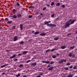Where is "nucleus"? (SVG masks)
<instances>
[{
	"label": "nucleus",
	"instance_id": "1",
	"mask_svg": "<svg viewBox=\"0 0 77 77\" xmlns=\"http://www.w3.org/2000/svg\"><path fill=\"white\" fill-rule=\"evenodd\" d=\"M75 21H76V19H73L72 21L70 23H68V21H67L64 25L65 28L66 29L67 27H69V26H70L71 24L74 23V22Z\"/></svg>",
	"mask_w": 77,
	"mask_h": 77
},
{
	"label": "nucleus",
	"instance_id": "2",
	"mask_svg": "<svg viewBox=\"0 0 77 77\" xmlns=\"http://www.w3.org/2000/svg\"><path fill=\"white\" fill-rule=\"evenodd\" d=\"M51 21H49L48 22H45L44 23V24L46 25L47 24L48 26H49V27H56V25L54 24H49V23H50Z\"/></svg>",
	"mask_w": 77,
	"mask_h": 77
},
{
	"label": "nucleus",
	"instance_id": "3",
	"mask_svg": "<svg viewBox=\"0 0 77 77\" xmlns=\"http://www.w3.org/2000/svg\"><path fill=\"white\" fill-rule=\"evenodd\" d=\"M20 30H23V24H21L20 25Z\"/></svg>",
	"mask_w": 77,
	"mask_h": 77
},
{
	"label": "nucleus",
	"instance_id": "4",
	"mask_svg": "<svg viewBox=\"0 0 77 77\" xmlns=\"http://www.w3.org/2000/svg\"><path fill=\"white\" fill-rule=\"evenodd\" d=\"M53 68H54V67H50V68H49V69H48V70L49 71H52V69H53Z\"/></svg>",
	"mask_w": 77,
	"mask_h": 77
},
{
	"label": "nucleus",
	"instance_id": "5",
	"mask_svg": "<svg viewBox=\"0 0 77 77\" xmlns=\"http://www.w3.org/2000/svg\"><path fill=\"white\" fill-rule=\"evenodd\" d=\"M18 37H17V36H15L14 38V41H16L17 40V38Z\"/></svg>",
	"mask_w": 77,
	"mask_h": 77
},
{
	"label": "nucleus",
	"instance_id": "6",
	"mask_svg": "<svg viewBox=\"0 0 77 77\" xmlns=\"http://www.w3.org/2000/svg\"><path fill=\"white\" fill-rule=\"evenodd\" d=\"M16 57V55H13V56L12 57H10V59H13V58H14V57Z\"/></svg>",
	"mask_w": 77,
	"mask_h": 77
},
{
	"label": "nucleus",
	"instance_id": "7",
	"mask_svg": "<svg viewBox=\"0 0 77 77\" xmlns=\"http://www.w3.org/2000/svg\"><path fill=\"white\" fill-rule=\"evenodd\" d=\"M17 17H21V14L20 13H18L17 14Z\"/></svg>",
	"mask_w": 77,
	"mask_h": 77
},
{
	"label": "nucleus",
	"instance_id": "8",
	"mask_svg": "<svg viewBox=\"0 0 77 77\" xmlns=\"http://www.w3.org/2000/svg\"><path fill=\"white\" fill-rule=\"evenodd\" d=\"M40 35H41V36H45V35H46L45 34V33H42L40 34Z\"/></svg>",
	"mask_w": 77,
	"mask_h": 77
},
{
	"label": "nucleus",
	"instance_id": "9",
	"mask_svg": "<svg viewBox=\"0 0 77 77\" xmlns=\"http://www.w3.org/2000/svg\"><path fill=\"white\" fill-rule=\"evenodd\" d=\"M12 21L11 20L10 21H8L7 22V23L8 24H11V23H12Z\"/></svg>",
	"mask_w": 77,
	"mask_h": 77
},
{
	"label": "nucleus",
	"instance_id": "10",
	"mask_svg": "<svg viewBox=\"0 0 77 77\" xmlns=\"http://www.w3.org/2000/svg\"><path fill=\"white\" fill-rule=\"evenodd\" d=\"M33 66H36V63H32L31 64Z\"/></svg>",
	"mask_w": 77,
	"mask_h": 77
},
{
	"label": "nucleus",
	"instance_id": "11",
	"mask_svg": "<svg viewBox=\"0 0 77 77\" xmlns=\"http://www.w3.org/2000/svg\"><path fill=\"white\" fill-rule=\"evenodd\" d=\"M28 53V52H27V51H25L23 52L22 53H23V54H26V53Z\"/></svg>",
	"mask_w": 77,
	"mask_h": 77
},
{
	"label": "nucleus",
	"instance_id": "12",
	"mask_svg": "<svg viewBox=\"0 0 77 77\" xmlns=\"http://www.w3.org/2000/svg\"><path fill=\"white\" fill-rule=\"evenodd\" d=\"M66 47L65 46H62L61 47V48L62 49H65L66 48Z\"/></svg>",
	"mask_w": 77,
	"mask_h": 77
},
{
	"label": "nucleus",
	"instance_id": "13",
	"mask_svg": "<svg viewBox=\"0 0 77 77\" xmlns=\"http://www.w3.org/2000/svg\"><path fill=\"white\" fill-rule=\"evenodd\" d=\"M24 66V65L23 64H21L19 66V68H22V67H23Z\"/></svg>",
	"mask_w": 77,
	"mask_h": 77
},
{
	"label": "nucleus",
	"instance_id": "14",
	"mask_svg": "<svg viewBox=\"0 0 77 77\" xmlns=\"http://www.w3.org/2000/svg\"><path fill=\"white\" fill-rule=\"evenodd\" d=\"M8 65V64H6L5 65H4L1 66V68H4V67H5V66H7Z\"/></svg>",
	"mask_w": 77,
	"mask_h": 77
},
{
	"label": "nucleus",
	"instance_id": "15",
	"mask_svg": "<svg viewBox=\"0 0 77 77\" xmlns=\"http://www.w3.org/2000/svg\"><path fill=\"white\" fill-rule=\"evenodd\" d=\"M61 61H60L59 62V64H61V63H62V64H63V61H62V60L61 59Z\"/></svg>",
	"mask_w": 77,
	"mask_h": 77
},
{
	"label": "nucleus",
	"instance_id": "16",
	"mask_svg": "<svg viewBox=\"0 0 77 77\" xmlns=\"http://www.w3.org/2000/svg\"><path fill=\"white\" fill-rule=\"evenodd\" d=\"M13 17L15 19V18H17V16H16V15H13Z\"/></svg>",
	"mask_w": 77,
	"mask_h": 77
},
{
	"label": "nucleus",
	"instance_id": "17",
	"mask_svg": "<svg viewBox=\"0 0 77 77\" xmlns=\"http://www.w3.org/2000/svg\"><path fill=\"white\" fill-rule=\"evenodd\" d=\"M60 3H57L56 4V5L58 7H59V6H60Z\"/></svg>",
	"mask_w": 77,
	"mask_h": 77
},
{
	"label": "nucleus",
	"instance_id": "18",
	"mask_svg": "<svg viewBox=\"0 0 77 77\" xmlns=\"http://www.w3.org/2000/svg\"><path fill=\"white\" fill-rule=\"evenodd\" d=\"M75 48V46H73L72 47H71L70 48V49H72V50L73 48Z\"/></svg>",
	"mask_w": 77,
	"mask_h": 77
},
{
	"label": "nucleus",
	"instance_id": "19",
	"mask_svg": "<svg viewBox=\"0 0 77 77\" xmlns=\"http://www.w3.org/2000/svg\"><path fill=\"white\" fill-rule=\"evenodd\" d=\"M72 19H70V20H69L68 21H67L68 22V23H69V24H70L71 23H70V22H71V21H72Z\"/></svg>",
	"mask_w": 77,
	"mask_h": 77
},
{
	"label": "nucleus",
	"instance_id": "20",
	"mask_svg": "<svg viewBox=\"0 0 77 77\" xmlns=\"http://www.w3.org/2000/svg\"><path fill=\"white\" fill-rule=\"evenodd\" d=\"M12 11L13 12H17V11L15 10V9H13L12 10Z\"/></svg>",
	"mask_w": 77,
	"mask_h": 77
},
{
	"label": "nucleus",
	"instance_id": "21",
	"mask_svg": "<svg viewBox=\"0 0 77 77\" xmlns=\"http://www.w3.org/2000/svg\"><path fill=\"white\" fill-rule=\"evenodd\" d=\"M39 32L38 31V32H35L34 34L36 35H38V34H39Z\"/></svg>",
	"mask_w": 77,
	"mask_h": 77
},
{
	"label": "nucleus",
	"instance_id": "22",
	"mask_svg": "<svg viewBox=\"0 0 77 77\" xmlns=\"http://www.w3.org/2000/svg\"><path fill=\"white\" fill-rule=\"evenodd\" d=\"M59 37H57L56 38H54V40H55V41H57V40H58L59 39Z\"/></svg>",
	"mask_w": 77,
	"mask_h": 77
},
{
	"label": "nucleus",
	"instance_id": "23",
	"mask_svg": "<svg viewBox=\"0 0 77 77\" xmlns=\"http://www.w3.org/2000/svg\"><path fill=\"white\" fill-rule=\"evenodd\" d=\"M69 57H71V56H72V53H69Z\"/></svg>",
	"mask_w": 77,
	"mask_h": 77
},
{
	"label": "nucleus",
	"instance_id": "24",
	"mask_svg": "<svg viewBox=\"0 0 77 77\" xmlns=\"http://www.w3.org/2000/svg\"><path fill=\"white\" fill-rule=\"evenodd\" d=\"M54 63V62L53 61H51V63H49V65H52V64H53Z\"/></svg>",
	"mask_w": 77,
	"mask_h": 77
},
{
	"label": "nucleus",
	"instance_id": "25",
	"mask_svg": "<svg viewBox=\"0 0 77 77\" xmlns=\"http://www.w3.org/2000/svg\"><path fill=\"white\" fill-rule=\"evenodd\" d=\"M52 58L54 59L55 58H56V56L52 55Z\"/></svg>",
	"mask_w": 77,
	"mask_h": 77
},
{
	"label": "nucleus",
	"instance_id": "26",
	"mask_svg": "<svg viewBox=\"0 0 77 77\" xmlns=\"http://www.w3.org/2000/svg\"><path fill=\"white\" fill-rule=\"evenodd\" d=\"M63 62H66V60H62Z\"/></svg>",
	"mask_w": 77,
	"mask_h": 77
},
{
	"label": "nucleus",
	"instance_id": "27",
	"mask_svg": "<svg viewBox=\"0 0 77 77\" xmlns=\"http://www.w3.org/2000/svg\"><path fill=\"white\" fill-rule=\"evenodd\" d=\"M54 5V2H52L51 3V6H53Z\"/></svg>",
	"mask_w": 77,
	"mask_h": 77
},
{
	"label": "nucleus",
	"instance_id": "28",
	"mask_svg": "<svg viewBox=\"0 0 77 77\" xmlns=\"http://www.w3.org/2000/svg\"><path fill=\"white\" fill-rule=\"evenodd\" d=\"M62 8H65V5H63L62 6Z\"/></svg>",
	"mask_w": 77,
	"mask_h": 77
},
{
	"label": "nucleus",
	"instance_id": "29",
	"mask_svg": "<svg viewBox=\"0 0 77 77\" xmlns=\"http://www.w3.org/2000/svg\"><path fill=\"white\" fill-rule=\"evenodd\" d=\"M28 18H32V15H30L28 17Z\"/></svg>",
	"mask_w": 77,
	"mask_h": 77
},
{
	"label": "nucleus",
	"instance_id": "30",
	"mask_svg": "<svg viewBox=\"0 0 77 77\" xmlns=\"http://www.w3.org/2000/svg\"><path fill=\"white\" fill-rule=\"evenodd\" d=\"M24 42L23 41H22V42H20L19 43L20 44H24Z\"/></svg>",
	"mask_w": 77,
	"mask_h": 77
},
{
	"label": "nucleus",
	"instance_id": "31",
	"mask_svg": "<svg viewBox=\"0 0 77 77\" xmlns=\"http://www.w3.org/2000/svg\"><path fill=\"white\" fill-rule=\"evenodd\" d=\"M20 73H19L17 75H16V77H20Z\"/></svg>",
	"mask_w": 77,
	"mask_h": 77
},
{
	"label": "nucleus",
	"instance_id": "32",
	"mask_svg": "<svg viewBox=\"0 0 77 77\" xmlns=\"http://www.w3.org/2000/svg\"><path fill=\"white\" fill-rule=\"evenodd\" d=\"M46 9H47V7H45L44 8H43V11H45V10H46Z\"/></svg>",
	"mask_w": 77,
	"mask_h": 77
},
{
	"label": "nucleus",
	"instance_id": "33",
	"mask_svg": "<svg viewBox=\"0 0 77 77\" xmlns=\"http://www.w3.org/2000/svg\"><path fill=\"white\" fill-rule=\"evenodd\" d=\"M16 4H17V6H20V4H19V3H18V2H17L16 3Z\"/></svg>",
	"mask_w": 77,
	"mask_h": 77
},
{
	"label": "nucleus",
	"instance_id": "34",
	"mask_svg": "<svg viewBox=\"0 0 77 77\" xmlns=\"http://www.w3.org/2000/svg\"><path fill=\"white\" fill-rule=\"evenodd\" d=\"M77 68V66H75L73 68V69H77V68Z\"/></svg>",
	"mask_w": 77,
	"mask_h": 77
},
{
	"label": "nucleus",
	"instance_id": "35",
	"mask_svg": "<svg viewBox=\"0 0 77 77\" xmlns=\"http://www.w3.org/2000/svg\"><path fill=\"white\" fill-rule=\"evenodd\" d=\"M50 63V62L49 61H46V63L48 64V63Z\"/></svg>",
	"mask_w": 77,
	"mask_h": 77
},
{
	"label": "nucleus",
	"instance_id": "36",
	"mask_svg": "<svg viewBox=\"0 0 77 77\" xmlns=\"http://www.w3.org/2000/svg\"><path fill=\"white\" fill-rule=\"evenodd\" d=\"M71 56L73 57V58H74L75 57V55L74 54H72Z\"/></svg>",
	"mask_w": 77,
	"mask_h": 77
},
{
	"label": "nucleus",
	"instance_id": "37",
	"mask_svg": "<svg viewBox=\"0 0 77 77\" xmlns=\"http://www.w3.org/2000/svg\"><path fill=\"white\" fill-rule=\"evenodd\" d=\"M67 77H72V76L71 75H68Z\"/></svg>",
	"mask_w": 77,
	"mask_h": 77
},
{
	"label": "nucleus",
	"instance_id": "38",
	"mask_svg": "<svg viewBox=\"0 0 77 77\" xmlns=\"http://www.w3.org/2000/svg\"><path fill=\"white\" fill-rule=\"evenodd\" d=\"M54 14H52L51 15V17H54Z\"/></svg>",
	"mask_w": 77,
	"mask_h": 77
},
{
	"label": "nucleus",
	"instance_id": "39",
	"mask_svg": "<svg viewBox=\"0 0 77 77\" xmlns=\"http://www.w3.org/2000/svg\"><path fill=\"white\" fill-rule=\"evenodd\" d=\"M5 20L6 21H8V20H9V19H8V18H5Z\"/></svg>",
	"mask_w": 77,
	"mask_h": 77
},
{
	"label": "nucleus",
	"instance_id": "40",
	"mask_svg": "<svg viewBox=\"0 0 77 77\" xmlns=\"http://www.w3.org/2000/svg\"><path fill=\"white\" fill-rule=\"evenodd\" d=\"M22 56V54H19L18 55V56Z\"/></svg>",
	"mask_w": 77,
	"mask_h": 77
},
{
	"label": "nucleus",
	"instance_id": "41",
	"mask_svg": "<svg viewBox=\"0 0 77 77\" xmlns=\"http://www.w3.org/2000/svg\"><path fill=\"white\" fill-rule=\"evenodd\" d=\"M64 69H65L66 70H68V68L67 67H66V68H64Z\"/></svg>",
	"mask_w": 77,
	"mask_h": 77
},
{
	"label": "nucleus",
	"instance_id": "42",
	"mask_svg": "<svg viewBox=\"0 0 77 77\" xmlns=\"http://www.w3.org/2000/svg\"><path fill=\"white\" fill-rule=\"evenodd\" d=\"M15 27H16V26H13V29H15L16 28Z\"/></svg>",
	"mask_w": 77,
	"mask_h": 77
},
{
	"label": "nucleus",
	"instance_id": "43",
	"mask_svg": "<svg viewBox=\"0 0 77 77\" xmlns=\"http://www.w3.org/2000/svg\"><path fill=\"white\" fill-rule=\"evenodd\" d=\"M71 35V33L69 34H67V36H69V35Z\"/></svg>",
	"mask_w": 77,
	"mask_h": 77
},
{
	"label": "nucleus",
	"instance_id": "44",
	"mask_svg": "<svg viewBox=\"0 0 77 77\" xmlns=\"http://www.w3.org/2000/svg\"><path fill=\"white\" fill-rule=\"evenodd\" d=\"M40 15H41V16H44V14H42V13H40Z\"/></svg>",
	"mask_w": 77,
	"mask_h": 77
},
{
	"label": "nucleus",
	"instance_id": "45",
	"mask_svg": "<svg viewBox=\"0 0 77 77\" xmlns=\"http://www.w3.org/2000/svg\"><path fill=\"white\" fill-rule=\"evenodd\" d=\"M30 62V60H28L26 61V63H29V62Z\"/></svg>",
	"mask_w": 77,
	"mask_h": 77
},
{
	"label": "nucleus",
	"instance_id": "46",
	"mask_svg": "<svg viewBox=\"0 0 77 77\" xmlns=\"http://www.w3.org/2000/svg\"><path fill=\"white\" fill-rule=\"evenodd\" d=\"M66 65H70V63H68L66 64Z\"/></svg>",
	"mask_w": 77,
	"mask_h": 77
},
{
	"label": "nucleus",
	"instance_id": "47",
	"mask_svg": "<svg viewBox=\"0 0 77 77\" xmlns=\"http://www.w3.org/2000/svg\"><path fill=\"white\" fill-rule=\"evenodd\" d=\"M36 14H37V15H38V14H39V12L38 11H37L36 12Z\"/></svg>",
	"mask_w": 77,
	"mask_h": 77
},
{
	"label": "nucleus",
	"instance_id": "48",
	"mask_svg": "<svg viewBox=\"0 0 77 77\" xmlns=\"http://www.w3.org/2000/svg\"><path fill=\"white\" fill-rule=\"evenodd\" d=\"M32 33H35V31L34 30H32Z\"/></svg>",
	"mask_w": 77,
	"mask_h": 77
},
{
	"label": "nucleus",
	"instance_id": "49",
	"mask_svg": "<svg viewBox=\"0 0 77 77\" xmlns=\"http://www.w3.org/2000/svg\"><path fill=\"white\" fill-rule=\"evenodd\" d=\"M50 51V50H47L46 51V53H47V52H48V51Z\"/></svg>",
	"mask_w": 77,
	"mask_h": 77
},
{
	"label": "nucleus",
	"instance_id": "50",
	"mask_svg": "<svg viewBox=\"0 0 77 77\" xmlns=\"http://www.w3.org/2000/svg\"><path fill=\"white\" fill-rule=\"evenodd\" d=\"M69 68L70 69L72 68V66H70L69 67Z\"/></svg>",
	"mask_w": 77,
	"mask_h": 77
},
{
	"label": "nucleus",
	"instance_id": "51",
	"mask_svg": "<svg viewBox=\"0 0 77 77\" xmlns=\"http://www.w3.org/2000/svg\"><path fill=\"white\" fill-rule=\"evenodd\" d=\"M46 6L48 7H49L50 6V5H49V4H47Z\"/></svg>",
	"mask_w": 77,
	"mask_h": 77
},
{
	"label": "nucleus",
	"instance_id": "52",
	"mask_svg": "<svg viewBox=\"0 0 77 77\" xmlns=\"http://www.w3.org/2000/svg\"><path fill=\"white\" fill-rule=\"evenodd\" d=\"M58 20H59V18H56V20H57V21Z\"/></svg>",
	"mask_w": 77,
	"mask_h": 77
},
{
	"label": "nucleus",
	"instance_id": "53",
	"mask_svg": "<svg viewBox=\"0 0 77 77\" xmlns=\"http://www.w3.org/2000/svg\"><path fill=\"white\" fill-rule=\"evenodd\" d=\"M51 66L50 65H48L47 66V68H49V67H50Z\"/></svg>",
	"mask_w": 77,
	"mask_h": 77
},
{
	"label": "nucleus",
	"instance_id": "54",
	"mask_svg": "<svg viewBox=\"0 0 77 77\" xmlns=\"http://www.w3.org/2000/svg\"><path fill=\"white\" fill-rule=\"evenodd\" d=\"M43 63H46V61H43Z\"/></svg>",
	"mask_w": 77,
	"mask_h": 77
},
{
	"label": "nucleus",
	"instance_id": "55",
	"mask_svg": "<svg viewBox=\"0 0 77 77\" xmlns=\"http://www.w3.org/2000/svg\"><path fill=\"white\" fill-rule=\"evenodd\" d=\"M31 8H35V7L33 6H31Z\"/></svg>",
	"mask_w": 77,
	"mask_h": 77
},
{
	"label": "nucleus",
	"instance_id": "56",
	"mask_svg": "<svg viewBox=\"0 0 77 77\" xmlns=\"http://www.w3.org/2000/svg\"><path fill=\"white\" fill-rule=\"evenodd\" d=\"M57 56H59L60 55V54H58V53H57Z\"/></svg>",
	"mask_w": 77,
	"mask_h": 77
},
{
	"label": "nucleus",
	"instance_id": "57",
	"mask_svg": "<svg viewBox=\"0 0 77 77\" xmlns=\"http://www.w3.org/2000/svg\"><path fill=\"white\" fill-rule=\"evenodd\" d=\"M54 49H52L51 50V51H54Z\"/></svg>",
	"mask_w": 77,
	"mask_h": 77
},
{
	"label": "nucleus",
	"instance_id": "58",
	"mask_svg": "<svg viewBox=\"0 0 77 77\" xmlns=\"http://www.w3.org/2000/svg\"><path fill=\"white\" fill-rule=\"evenodd\" d=\"M17 61V59H15L14 60V61Z\"/></svg>",
	"mask_w": 77,
	"mask_h": 77
},
{
	"label": "nucleus",
	"instance_id": "59",
	"mask_svg": "<svg viewBox=\"0 0 77 77\" xmlns=\"http://www.w3.org/2000/svg\"><path fill=\"white\" fill-rule=\"evenodd\" d=\"M29 8H32V6H29Z\"/></svg>",
	"mask_w": 77,
	"mask_h": 77
},
{
	"label": "nucleus",
	"instance_id": "60",
	"mask_svg": "<svg viewBox=\"0 0 77 77\" xmlns=\"http://www.w3.org/2000/svg\"><path fill=\"white\" fill-rule=\"evenodd\" d=\"M7 51V52H9V51L7 50V51Z\"/></svg>",
	"mask_w": 77,
	"mask_h": 77
},
{
	"label": "nucleus",
	"instance_id": "61",
	"mask_svg": "<svg viewBox=\"0 0 77 77\" xmlns=\"http://www.w3.org/2000/svg\"><path fill=\"white\" fill-rule=\"evenodd\" d=\"M37 77H41V76L40 75H38V76H37Z\"/></svg>",
	"mask_w": 77,
	"mask_h": 77
},
{
	"label": "nucleus",
	"instance_id": "62",
	"mask_svg": "<svg viewBox=\"0 0 77 77\" xmlns=\"http://www.w3.org/2000/svg\"><path fill=\"white\" fill-rule=\"evenodd\" d=\"M43 73H40V75H43Z\"/></svg>",
	"mask_w": 77,
	"mask_h": 77
},
{
	"label": "nucleus",
	"instance_id": "63",
	"mask_svg": "<svg viewBox=\"0 0 77 77\" xmlns=\"http://www.w3.org/2000/svg\"><path fill=\"white\" fill-rule=\"evenodd\" d=\"M2 74H5V72H4L2 73Z\"/></svg>",
	"mask_w": 77,
	"mask_h": 77
},
{
	"label": "nucleus",
	"instance_id": "64",
	"mask_svg": "<svg viewBox=\"0 0 77 77\" xmlns=\"http://www.w3.org/2000/svg\"><path fill=\"white\" fill-rule=\"evenodd\" d=\"M23 77H27L26 76H23Z\"/></svg>",
	"mask_w": 77,
	"mask_h": 77
}]
</instances>
